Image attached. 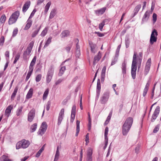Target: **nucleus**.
Returning <instances> with one entry per match:
<instances>
[{
    "instance_id": "obj_1",
    "label": "nucleus",
    "mask_w": 161,
    "mask_h": 161,
    "mask_svg": "<svg viewBox=\"0 0 161 161\" xmlns=\"http://www.w3.org/2000/svg\"><path fill=\"white\" fill-rule=\"evenodd\" d=\"M133 119L132 117L127 118L122 127V132L123 136H126L129 132L132 125Z\"/></svg>"
},
{
    "instance_id": "obj_2",
    "label": "nucleus",
    "mask_w": 161,
    "mask_h": 161,
    "mask_svg": "<svg viewBox=\"0 0 161 161\" xmlns=\"http://www.w3.org/2000/svg\"><path fill=\"white\" fill-rule=\"evenodd\" d=\"M136 55L137 53L136 52H134L133 56L131 65V75L133 79H134L136 78L137 69Z\"/></svg>"
},
{
    "instance_id": "obj_3",
    "label": "nucleus",
    "mask_w": 161,
    "mask_h": 161,
    "mask_svg": "<svg viewBox=\"0 0 161 161\" xmlns=\"http://www.w3.org/2000/svg\"><path fill=\"white\" fill-rule=\"evenodd\" d=\"M30 145L29 141L24 139L16 143V149H19L21 148L25 149L27 148Z\"/></svg>"
},
{
    "instance_id": "obj_4",
    "label": "nucleus",
    "mask_w": 161,
    "mask_h": 161,
    "mask_svg": "<svg viewBox=\"0 0 161 161\" xmlns=\"http://www.w3.org/2000/svg\"><path fill=\"white\" fill-rule=\"evenodd\" d=\"M110 97V93L108 91L104 92L100 97V101L102 104H105L108 101Z\"/></svg>"
},
{
    "instance_id": "obj_5",
    "label": "nucleus",
    "mask_w": 161,
    "mask_h": 161,
    "mask_svg": "<svg viewBox=\"0 0 161 161\" xmlns=\"http://www.w3.org/2000/svg\"><path fill=\"white\" fill-rule=\"evenodd\" d=\"M47 128V125L46 123L45 122H43L37 132L38 134L42 136L46 131Z\"/></svg>"
},
{
    "instance_id": "obj_6",
    "label": "nucleus",
    "mask_w": 161,
    "mask_h": 161,
    "mask_svg": "<svg viewBox=\"0 0 161 161\" xmlns=\"http://www.w3.org/2000/svg\"><path fill=\"white\" fill-rule=\"evenodd\" d=\"M19 15V12L18 11H17L12 14L11 16V24L16 22Z\"/></svg>"
},
{
    "instance_id": "obj_7",
    "label": "nucleus",
    "mask_w": 161,
    "mask_h": 161,
    "mask_svg": "<svg viewBox=\"0 0 161 161\" xmlns=\"http://www.w3.org/2000/svg\"><path fill=\"white\" fill-rule=\"evenodd\" d=\"M35 115V110L32 108L29 112L28 114L27 120L29 122H31L33 120Z\"/></svg>"
},
{
    "instance_id": "obj_8",
    "label": "nucleus",
    "mask_w": 161,
    "mask_h": 161,
    "mask_svg": "<svg viewBox=\"0 0 161 161\" xmlns=\"http://www.w3.org/2000/svg\"><path fill=\"white\" fill-rule=\"evenodd\" d=\"M151 64V60L149 58L146 62L144 69V74L146 75L148 73Z\"/></svg>"
},
{
    "instance_id": "obj_9",
    "label": "nucleus",
    "mask_w": 161,
    "mask_h": 161,
    "mask_svg": "<svg viewBox=\"0 0 161 161\" xmlns=\"http://www.w3.org/2000/svg\"><path fill=\"white\" fill-rule=\"evenodd\" d=\"M160 112V107L159 106H157L153 114L151 121L152 122H153L156 119L158 115Z\"/></svg>"
},
{
    "instance_id": "obj_10",
    "label": "nucleus",
    "mask_w": 161,
    "mask_h": 161,
    "mask_svg": "<svg viewBox=\"0 0 161 161\" xmlns=\"http://www.w3.org/2000/svg\"><path fill=\"white\" fill-rule=\"evenodd\" d=\"M64 109L62 108L61 110L59 113V116L58 118V125H60L63 119L64 114Z\"/></svg>"
},
{
    "instance_id": "obj_11",
    "label": "nucleus",
    "mask_w": 161,
    "mask_h": 161,
    "mask_svg": "<svg viewBox=\"0 0 161 161\" xmlns=\"http://www.w3.org/2000/svg\"><path fill=\"white\" fill-rule=\"evenodd\" d=\"M37 57L36 56H35L32 59L29 68V70L28 72L32 73L33 70V66L34 65L36 60Z\"/></svg>"
},
{
    "instance_id": "obj_12",
    "label": "nucleus",
    "mask_w": 161,
    "mask_h": 161,
    "mask_svg": "<svg viewBox=\"0 0 161 161\" xmlns=\"http://www.w3.org/2000/svg\"><path fill=\"white\" fill-rule=\"evenodd\" d=\"M76 110V106L75 105H74L72 107L71 112L70 122L71 123H73L75 119V115Z\"/></svg>"
},
{
    "instance_id": "obj_13",
    "label": "nucleus",
    "mask_w": 161,
    "mask_h": 161,
    "mask_svg": "<svg viewBox=\"0 0 161 161\" xmlns=\"http://www.w3.org/2000/svg\"><path fill=\"white\" fill-rule=\"evenodd\" d=\"M142 52H140L139 53L138 55L136 56V61H137L138 64V70L140 69L141 67L142 61Z\"/></svg>"
},
{
    "instance_id": "obj_14",
    "label": "nucleus",
    "mask_w": 161,
    "mask_h": 161,
    "mask_svg": "<svg viewBox=\"0 0 161 161\" xmlns=\"http://www.w3.org/2000/svg\"><path fill=\"white\" fill-rule=\"evenodd\" d=\"M101 88V86L100 83V80L99 79H98L97 81V89H96V97L98 98L99 96L100 90Z\"/></svg>"
},
{
    "instance_id": "obj_15",
    "label": "nucleus",
    "mask_w": 161,
    "mask_h": 161,
    "mask_svg": "<svg viewBox=\"0 0 161 161\" xmlns=\"http://www.w3.org/2000/svg\"><path fill=\"white\" fill-rule=\"evenodd\" d=\"M92 150L91 148L88 149L87 151V157H86L87 161H92Z\"/></svg>"
},
{
    "instance_id": "obj_16",
    "label": "nucleus",
    "mask_w": 161,
    "mask_h": 161,
    "mask_svg": "<svg viewBox=\"0 0 161 161\" xmlns=\"http://www.w3.org/2000/svg\"><path fill=\"white\" fill-rule=\"evenodd\" d=\"M101 58V54L99 52L97 55L95 56L93 62V64L95 65L100 60Z\"/></svg>"
},
{
    "instance_id": "obj_17",
    "label": "nucleus",
    "mask_w": 161,
    "mask_h": 161,
    "mask_svg": "<svg viewBox=\"0 0 161 161\" xmlns=\"http://www.w3.org/2000/svg\"><path fill=\"white\" fill-rule=\"evenodd\" d=\"M89 44L91 48V51L93 53H95L97 52V48L96 44H93L91 42H89Z\"/></svg>"
},
{
    "instance_id": "obj_18",
    "label": "nucleus",
    "mask_w": 161,
    "mask_h": 161,
    "mask_svg": "<svg viewBox=\"0 0 161 161\" xmlns=\"http://www.w3.org/2000/svg\"><path fill=\"white\" fill-rule=\"evenodd\" d=\"M106 9V7H103L100 9L95 10V12L97 15H99L103 14L105 12Z\"/></svg>"
},
{
    "instance_id": "obj_19",
    "label": "nucleus",
    "mask_w": 161,
    "mask_h": 161,
    "mask_svg": "<svg viewBox=\"0 0 161 161\" xmlns=\"http://www.w3.org/2000/svg\"><path fill=\"white\" fill-rule=\"evenodd\" d=\"M150 15V11L149 10L147 11L144 15L143 16V17L142 19V21H146L148 20Z\"/></svg>"
},
{
    "instance_id": "obj_20",
    "label": "nucleus",
    "mask_w": 161,
    "mask_h": 161,
    "mask_svg": "<svg viewBox=\"0 0 161 161\" xmlns=\"http://www.w3.org/2000/svg\"><path fill=\"white\" fill-rule=\"evenodd\" d=\"M30 4L31 2L30 1H27L25 2L23 7L22 11L23 12L25 13L26 12L30 7Z\"/></svg>"
},
{
    "instance_id": "obj_21",
    "label": "nucleus",
    "mask_w": 161,
    "mask_h": 161,
    "mask_svg": "<svg viewBox=\"0 0 161 161\" xmlns=\"http://www.w3.org/2000/svg\"><path fill=\"white\" fill-rule=\"evenodd\" d=\"M106 70V67L104 66L102 70L101 80L102 82H104L105 76V72Z\"/></svg>"
},
{
    "instance_id": "obj_22",
    "label": "nucleus",
    "mask_w": 161,
    "mask_h": 161,
    "mask_svg": "<svg viewBox=\"0 0 161 161\" xmlns=\"http://www.w3.org/2000/svg\"><path fill=\"white\" fill-rule=\"evenodd\" d=\"M57 13V9L56 8L52 9L49 16V19H51L54 18Z\"/></svg>"
},
{
    "instance_id": "obj_23",
    "label": "nucleus",
    "mask_w": 161,
    "mask_h": 161,
    "mask_svg": "<svg viewBox=\"0 0 161 161\" xmlns=\"http://www.w3.org/2000/svg\"><path fill=\"white\" fill-rule=\"evenodd\" d=\"M141 7V4H138L135 7L134 10V14L132 16V18L134 17L137 14Z\"/></svg>"
},
{
    "instance_id": "obj_24",
    "label": "nucleus",
    "mask_w": 161,
    "mask_h": 161,
    "mask_svg": "<svg viewBox=\"0 0 161 161\" xmlns=\"http://www.w3.org/2000/svg\"><path fill=\"white\" fill-rule=\"evenodd\" d=\"M27 24L25 27L24 30H28L32 25V21L31 19H28L27 21Z\"/></svg>"
},
{
    "instance_id": "obj_25",
    "label": "nucleus",
    "mask_w": 161,
    "mask_h": 161,
    "mask_svg": "<svg viewBox=\"0 0 161 161\" xmlns=\"http://www.w3.org/2000/svg\"><path fill=\"white\" fill-rule=\"evenodd\" d=\"M33 92V89L32 88H31L28 92L26 96V98L29 99L31 98L32 96Z\"/></svg>"
},
{
    "instance_id": "obj_26",
    "label": "nucleus",
    "mask_w": 161,
    "mask_h": 161,
    "mask_svg": "<svg viewBox=\"0 0 161 161\" xmlns=\"http://www.w3.org/2000/svg\"><path fill=\"white\" fill-rule=\"evenodd\" d=\"M54 70V69L53 66H51L48 70L47 75L53 77V74Z\"/></svg>"
},
{
    "instance_id": "obj_27",
    "label": "nucleus",
    "mask_w": 161,
    "mask_h": 161,
    "mask_svg": "<svg viewBox=\"0 0 161 161\" xmlns=\"http://www.w3.org/2000/svg\"><path fill=\"white\" fill-rule=\"evenodd\" d=\"M10 114V105H9L6 109L5 114L4 116L6 118H8Z\"/></svg>"
},
{
    "instance_id": "obj_28",
    "label": "nucleus",
    "mask_w": 161,
    "mask_h": 161,
    "mask_svg": "<svg viewBox=\"0 0 161 161\" xmlns=\"http://www.w3.org/2000/svg\"><path fill=\"white\" fill-rule=\"evenodd\" d=\"M69 31L68 30L64 31L61 33V37L64 38L67 37L69 35Z\"/></svg>"
},
{
    "instance_id": "obj_29",
    "label": "nucleus",
    "mask_w": 161,
    "mask_h": 161,
    "mask_svg": "<svg viewBox=\"0 0 161 161\" xmlns=\"http://www.w3.org/2000/svg\"><path fill=\"white\" fill-rule=\"evenodd\" d=\"M122 69L123 73L124 74V75L126 73V63L125 61H124L122 64Z\"/></svg>"
},
{
    "instance_id": "obj_30",
    "label": "nucleus",
    "mask_w": 161,
    "mask_h": 161,
    "mask_svg": "<svg viewBox=\"0 0 161 161\" xmlns=\"http://www.w3.org/2000/svg\"><path fill=\"white\" fill-rule=\"evenodd\" d=\"M0 159L3 161H10L9 157L6 154L3 155L1 157Z\"/></svg>"
},
{
    "instance_id": "obj_31",
    "label": "nucleus",
    "mask_w": 161,
    "mask_h": 161,
    "mask_svg": "<svg viewBox=\"0 0 161 161\" xmlns=\"http://www.w3.org/2000/svg\"><path fill=\"white\" fill-rule=\"evenodd\" d=\"M80 121L77 120L76 121V129L75 136H77L80 131Z\"/></svg>"
},
{
    "instance_id": "obj_32",
    "label": "nucleus",
    "mask_w": 161,
    "mask_h": 161,
    "mask_svg": "<svg viewBox=\"0 0 161 161\" xmlns=\"http://www.w3.org/2000/svg\"><path fill=\"white\" fill-rule=\"evenodd\" d=\"M48 30V27H46L44 29V30L42 32L40 35L42 37L44 36L47 34V31Z\"/></svg>"
},
{
    "instance_id": "obj_33",
    "label": "nucleus",
    "mask_w": 161,
    "mask_h": 161,
    "mask_svg": "<svg viewBox=\"0 0 161 161\" xmlns=\"http://www.w3.org/2000/svg\"><path fill=\"white\" fill-rule=\"evenodd\" d=\"M37 124L36 123H34L31 126L30 131L31 132H33L35 131L37 128Z\"/></svg>"
},
{
    "instance_id": "obj_34",
    "label": "nucleus",
    "mask_w": 161,
    "mask_h": 161,
    "mask_svg": "<svg viewBox=\"0 0 161 161\" xmlns=\"http://www.w3.org/2000/svg\"><path fill=\"white\" fill-rule=\"evenodd\" d=\"M51 4V2H48L46 5L45 6V10H44V13L45 14H46L50 7V6Z\"/></svg>"
},
{
    "instance_id": "obj_35",
    "label": "nucleus",
    "mask_w": 161,
    "mask_h": 161,
    "mask_svg": "<svg viewBox=\"0 0 161 161\" xmlns=\"http://www.w3.org/2000/svg\"><path fill=\"white\" fill-rule=\"evenodd\" d=\"M106 21H107V19H105L101 23L99 24V28L100 31H102L103 27L105 25Z\"/></svg>"
},
{
    "instance_id": "obj_36",
    "label": "nucleus",
    "mask_w": 161,
    "mask_h": 161,
    "mask_svg": "<svg viewBox=\"0 0 161 161\" xmlns=\"http://www.w3.org/2000/svg\"><path fill=\"white\" fill-rule=\"evenodd\" d=\"M41 27L40 26L36 30L34 31V32H33L32 35L31 36L32 37H35L36 35H37L38 32H39Z\"/></svg>"
},
{
    "instance_id": "obj_37",
    "label": "nucleus",
    "mask_w": 161,
    "mask_h": 161,
    "mask_svg": "<svg viewBox=\"0 0 161 161\" xmlns=\"http://www.w3.org/2000/svg\"><path fill=\"white\" fill-rule=\"evenodd\" d=\"M18 90V88L17 87H16L14 90V91L13 92V93L12 94V95L11 97V98L12 99L14 100V98L15 97L16 94Z\"/></svg>"
},
{
    "instance_id": "obj_38",
    "label": "nucleus",
    "mask_w": 161,
    "mask_h": 161,
    "mask_svg": "<svg viewBox=\"0 0 161 161\" xmlns=\"http://www.w3.org/2000/svg\"><path fill=\"white\" fill-rule=\"evenodd\" d=\"M66 69L65 67L64 66L62 67L60 69L59 72L58 73V75L59 76H61L64 74L65 70Z\"/></svg>"
},
{
    "instance_id": "obj_39",
    "label": "nucleus",
    "mask_w": 161,
    "mask_h": 161,
    "mask_svg": "<svg viewBox=\"0 0 161 161\" xmlns=\"http://www.w3.org/2000/svg\"><path fill=\"white\" fill-rule=\"evenodd\" d=\"M52 37H50L46 41L44 46V47H47L52 42Z\"/></svg>"
},
{
    "instance_id": "obj_40",
    "label": "nucleus",
    "mask_w": 161,
    "mask_h": 161,
    "mask_svg": "<svg viewBox=\"0 0 161 161\" xmlns=\"http://www.w3.org/2000/svg\"><path fill=\"white\" fill-rule=\"evenodd\" d=\"M59 152L58 150V147H57V149L56 152V153L55 156V158L54 160L58 161L59 158Z\"/></svg>"
},
{
    "instance_id": "obj_41",
    "label": "nucleus",
    "mask_w": 161,
    "mask_h": 161,
    "mask_svg": "<svg viewBox=\"0 0 161 161\" xmlns=\"http://www.w3.org/2000/svg\"><path fill=\"white\" fill-rule=\"evenodd\" d=\"M44 150V146L42 147L39 151L36 153V157L37 158H38L41 155L42 153Z\"/></svg>"
},
{
    "instance_id": "obj_42",
    "label": "nucleus",
    "mask_w": 161,
    "mask_h": 161,
    "mask_svg": "<svg viewBox=\"0 0 161 161\" xmlns=\"http://www.w3.org/2000/svg\"><path fill=\"white\" fill-rule=\"evenodd\" d=\"M49 93V90L47 89H46L45 92H44V93L43 94V99L44 100H45L46 99L47 97V95Z\"/></svg>"
},
{
    "instance_id": "obj_43",
    "label": "nucleus",
    "mask_w": 161,
    "mask_h": 161,
    "mask_svg": "<svg viewBox=\"0 0 161 161\" xmlns=\"http://www.w3.org/2000/svg\"><path fill=\"white\" fill-rule=\"evenodd\" d=\"M72 46V44L70 43L68 44L65 48L67 53H69L70 49Z\"/></svg>"
},
{
    "instance_id": "obj_44",
    "label": "nucleus",
    "mask_w": 161,
    "mask_h": 161,
    "mask_svg": "<svg viewBox=\"0 0 161 161\" xmlns=\"http://www.w3.org/2000/svg\"><path fill=\"white\" fill-rule=\"evenodd\" d=\"M20 53H18L16 55L15 57V59L14 61V64H15L18 60L19 59L20 57Z\"/></svg>"
},
{
    "instance_id": "obj_45",
    "label": "nucleus",
    "mask_w": 161,
    "mask_h": 161,
    "mask_svg": "<svg viewBox=\"0 0 161 161\" xmlns=\"http://www.w3.org/2000/svg\"><path fill=\"white\" fill-rule=\"evenodd\" d=\"M157 41V38L156 36L153 37L152 36H151L150 39V42L151 44H153L154 42Z\"/></svg>"
},
{
    "instance_id": "obj_46",
    "label": "nucleus",
    "mask_w": 161,
    "mask_h": 161,
    "mask_svg": "<svg viewBox=\"0 0 161 161\" xmlns=\"http://www.w3.org/2000/svg\"><path fill=\"white\" fill-rule=\"evenodd\" d=\"M118 55H115V57L114 58V59L112 61L111 65H113L114 64L117 62L118 60Z\"/></svg>"
},
{
    "instance_id": "obj_47",
    "label": "nucleus",
    "mask_w": 161,
    "mask_h": 161,
    "mask_svg": "<svg viewBox=\"0 0 161 161\" xmlns=\"http://www.w3.org/2000/svg\"><path fill=\"white\" fill-rule=\"evenodd\" d=\"M23 108V107L22 106H21L19 108L17 109L16 112V114L18 116H19L20 115V114L22 112Z\"/></svg>"
},
{
    "instance_id": "obj_48",
    "label": "nucleus",
    "mask_w": 161,
    "mask_h": 161,
    "mask_svg": "<svg viewBox=\"0 0 161 161\" xmlns=\"http://www.w3.org/2000/svg\"><path fill=\"white\" fill-rule=\"evenodd\" d=\"M18 29L17 28H15L13 30L12 37H14L17 34Z\"/></svg>"
},
{
    "instance_id": "obj_49",
    "label": "nucleus",
    "mask_w": 161,
    "mask_h": 161,
    "mask_svg": "<svg viewBox=\"0 0 161 161\" xmlns=\"http://www.w3.org/2000/svg\"><path fill=\"white\" fill-rule=\"evenodd\" d=\"M4 38L3 36H2L0 38V46L2 47L4 42Z\"/></svg>"
},
{
    "instance_id": "obj_50",
    "label": "nucleus",
    "mask_w": 161,
    "mask_h": 161,
    "mask_svg": "<svg viewBox=\"0 0 161 161\" xmlns=\"http://www.w3.org/2000/svg\"><path fill=\"white\" fill-rule=\"evenodd\" d=\"M91 119L90 115H88V127L89 130L91 129Z\"/></svg>"
},
{
    "instance_id": "obj_51",
    "label": "nucleus",
    "mask_w": 161,
    "mask_h": 161,
    "mask_svg": "<svg viewBox=\"0 0 161 161\" xmlns=\"http://www.w3.org/2000/svg\"><path fill=\"white\" fill-rule=\"evenodd\" d=\"M6 17L5 15H2L0 19V22L2 23H4Z\"/></svg>"
},
{
    "instance_id": "obj_52",
    "label": "nucleus",
    "mask_w": 161,
    "mask_h": 161,
    "mask_svg": "<svg viewBox=\"0 0 161 161\" xmlns=\"http://www.w3.org/2000/svg\"><path fill=\"white\" fill-rule=\"evenodd\" d=\"M108 128L107 127L105 128V131H104V138H108L107 136H108Z\"/></svg>"
},
{
    "instance_id": "obj_53",
    "label": "nucleus",
    "mask_w": 161,
    "mask_h": 161,
    "mask_svg": "<svg viewBox=\"0 0 161 161\" xmlns=\"http://www.w3.org/2000/svg\"><path fill=\"white\" fill-rule=\"evenodd\" d=\"M42 75L41 74H39L36 77V82H38L41 79Z\"/></svg>"
},
{
    "instance_id": "obj_54",
    "label": "nucleus",
    "mask_w": 161,
    "mask_h": 161,
    "mask_svg": "<svg viewBox=\"0 0 161 161\" xmlns=\"http://www.w3.org/2000/svg\"><path fill=\"white\" fill-rule=\"evenodd\" d=\"M31 50L29 48H27L26 50L24 52V53L27 55H29L31 52Z\"/></svg>"
},
{
    "instance_id": "obj_55",
    "label": "nucleus",
    "mask_w": 161,
    "mask_h": 161,
    "mask_svg": "<svg viewBox=\"0 0 161 161\" xmlns=\"http://www.w3.org/2000/svg\"><path fill=\"white\" fill-rule=\"evenodd\" d=\"M157 15L155 13H153V23H154L157 20Z\"/></svg>"
},
{
    "instance_id": "obj_56",
    "label": "nucleus",
    "mask_w": 161,
    "mask_h": 161,
    "mask_svg": "<svg viewBox=\"0 0 161 161\" xmlns=\"http://www.w3.org/2000/svg\"><path fill=\"white\" fill-rule=\"evenodd\" d=\"M157 32L156 30L155 29H154L152 32L151 36H152V35L153 37L155 36H157Z\"/></svg>"
},
{
    "instance_id": "obj_57",
    "label": "nucleus",
    "mask_w": 161,
    "mask_h": 161,
    "mask_svg": "<svg viewBox=\"0 0 161 161\" xmlns=\"http://www.w3.org/2000/svg\"><path fill=\"white\" fill-rule=\"evenodd\" d=\"M52 77L51 76H47V78H46V82L47 83H49L52 79Z\"/></svg>"
},
{
    "instance_id": "obj_58",
    "label": "nucleus",
    "mask_w": 161,
    "mask_h": 161,
    "mask_svg": "<svg viewBox=\"0 0 161 161\" xmlns=\"http://www.w3.org/2000/svg\"><path fill=\"white\" fill-rule=\"evenodd\" d=\"M63 80V79L62 78L59 79L58 80L55 82V85H58L60 84L62 82Z\"/></svg>"
},
{
    "instance_id": "obj_59",
    "label": "nucleus",
    "mask_w": 161,
    "mask_h": 161,
    "mask_svg": "<svg viewBox=\"0 0 161 161\" xmlns=\"http://www.w3.org/2000/svg\"><path fill=\"white\" fill-rule=\"evenodd\" d=\"M36 12V9H34L32 12H31L30 17H29V18L28 19H31V18L33 17V16L34 15L35 12Z\"/></svg>"
},
{
    "instance_id": "obj_60",
    "label": "nucleus",
    "mask_w": 161,
    "mask_h": 161,
    "mask_svg": "<svg viewBox=\"0 0 161 161\" xmlns=\"http://www.w3.org/2000/svg\"><path fill=\"white\" fill-rule=\"evenodd\" d=\"M34 42L33 41L31 42L29 44V47L27 48L30 49L31 50H32V48L34 45Z\"/></svg>"
},
{
    "instance_id": "obj_61",
    "label": "nucleus",
    "mask_w": 161,
    "mask_h": 161,
    "mask_svg": "<svg viewBox=\"0 0 161 161\" xmlns=\"http://www.w3.org/2000/svg\"><path fill=\"white\" fill-rule=\"evenodd\" d=\"M75 42H77V43L76 44V50H80V46L78 45V42H79L78 39H76L75 40Z\"/></svg>"
},
{
    "instance_id": "obj_62",
    "label": "nucleus",
    "mask_w": 161,
    "mask_h": 161,
    "mask_svg": "<svg viewBox=\"0 0 161 161\" xmlns=\"http://www.w3.org/2000/svg\"><path fill=\"white\" fill-rule=\"evenodd\" d=\"M80 54V50H76V56L77 58H79Z\"/></svg>"
},
{
    "instance_id": "obj_63",
    "label": "nucleus",
    "mask_w": 161,
    "mask_h": 161,
    "mask_svg": "<svg viewBox=\"0 0 161 161\" xmlns=\"http://www.w3.org/2000/svg\"><path fill=\"white\" fill-rule=\"evenodd\" d=\"M32 73L28 72L25 78V81H27L30 78Z\"/></svg>"
},
{
    "instance_id": "obj_64",
    "label": "nucleus",
    "mask_w": 161,
    "mask_h": 161,
    "mask_svg": "<svg viewBox=\"0 0 161 161\" xmlns=\"http://www.w3.org/2000/svg\"><path fill=\"white\" fill-rule=\"evenodd\" d=\"M51 104V102H50L48 101L46 104V109L47 111H48L49 108L50 107V105Z\"/></svg>"
}]
</instances>
